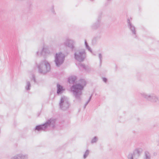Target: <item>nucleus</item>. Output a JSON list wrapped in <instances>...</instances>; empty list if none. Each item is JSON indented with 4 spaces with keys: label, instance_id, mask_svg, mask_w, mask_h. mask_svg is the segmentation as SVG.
I'll return each mask as SVG.
<instances>
[{
    "label": "nucleus",
    "instance_id": "f03ea898",
    "mask_svg": "<svg viewBox=\"0 0 159 159\" xmlns=\"http://www.w3.org/2000/svg\"><path fill=\"white\" fill-rule=\"evenodd\" d=\"M86 82L84 80L80 81L79 83L73 85L71 88V91L74 95L77 96L78 94H80V91L83 89V88L86 84Z\"/></svg>",
    "mask_w": 159,
    "mask_h": 159
},
{
    "label": "nucleus",
    "instance_id": "4468645a",
    "mask_svg": "<svg viewBox=\"0 0 159 159\" xmlns=\"http://www.w3.org/2000/svg\"><path fill=\"white\" fill-rule=\"evenodd\" d=\"M11 159H20V155L19 154L16 155L12 157Z\"/></svg>",
    "mask_w": 159,
    "mask_h": 159
},
{
    "label": "nucleus",
    "instance_id": "a211bd4d",
    "mask_svg": "<svg viewBox=\"0 0 159 159\" xmlns=\"http://www.w3.org/2000/svg\"><path fill=\"white\" fill-rule=\"evenodd\" d=\"M73 41L71 40H68L67 42L66 43V44L67 46L68 47H70V46L69 44V43H72Z\"/></svg>",
    "mask_w": 159,
    "mask_h": 159
},
{
    "label": "nucleus",
    "instance_id": "412c9836",
    "mask_svg": "<svg viewBox=\"0 0 159 159\" xmlns=\"http://www.w3.org/2000/svg\"><path fill=\"white\" fill-rule=\"evenodd\" d=\"M27 85L28 86V87L30 85V84L29 82L27 83ZM26 89L27 90H29V87H26Z\"/></svg>",
    "mask_w": 159,
    "mask_h": 159
},
{
    "label": "nucleus",
    "instance_id": "dca6fc26",
    "mask_svg": "<svg viewBox=\"0 0 159 159\" xmlns=\"http://www.w3.org/2000/svg\"><path fill=\"white\" fill-rule=\"evenodd\" d=\"M89 152L88 150H87L85 152V153L84 155V158H85L88 156L89 154Z\"/></svg>",
    "mask_w": 159,
    "mask_h": 159
},
{
    "label": "nucleus",
    "instance_id": "9d476101",
    "mask_svg": "<svg viewBox=\"0 0 159 159\" xmlns=\"http://www.w3.org/2000/svg\"><path fill=\"white\" fill-rule=\"evenodd\" d=\"M153 94H145L143 96V97L146 99L151 100Z\"/></svg>",
    "mask_w": 159,
    "mask_h": 159
},
{
    "label": "nucleus",
    "instance_id": "aec40b11",
    "mask_svg": "<svg viewBox=\"0 0 159 159\" xmlns=\"http://www.w3.org/2000/svg\"><path fill=\"white\" fill-rule=\"evenodd\" d=\"M85 46H86V48L88 49V50H90V51L91 52V51L90 50V48H89V47H88V46L87 45V43H86V42H85Z\"/></svg>",
    "mask_w": 159,
    "mask_h": 159
},
{
    "label": "nucleus",
    "instance_id": "ddd939ff",
    "mask_svg": "<svg viewBox=\"0 0 159 159\" xmlns=\"http://www.w3.org/2000/svg\"><path fill=\"white\" fill-rule=\"evenodd\" d=\"M20 155V159H28L27 156L26 155H24L21 154Z\"/></svg>",
    "mask_w": 159,
    "mask_h": 159
},
{
    "label": "nucleus",
    "instance_id": "f3484780",
    "mask_svg": "<svg viewBox=\"0 0 159 159\" xmlns=\"http://www.w3.org/2000/svg\"><path fill=\"white\" fill-rule=\"evenodd\" d=\"M98 140V139L96 137H94L91 140L92 143L96 142Z\"/></svg>",
    "mask_w": 159,
    "mask_h": 159
},
{
    "label": "nucleus",
    "instance_id": "20e7f679",
    "mask_svg": "<svg viewBox=\"0 0 159 159\" xmlns=\"http://www.w3.org/2000/svg\"><path fill=\"white\" fill-rule=\"evenodd\" d=\"M65 55L61 52H57L55 56L54 62L57 66H59L64 61Z\"/></svg>",
    "mask_w": 159,
    "mask_h": 159
},
{
    "label": "nucleus",
    "instance_id": "f8f14e48",
    "mask_svg": "<svg viewBox=\"0 0 159 159\" xmlns=\"http://www.w3.org/2000/svg\"><path fill=\"white\" fill-rule=\"evenodd\" d=\"M151 101L153 102H157L159 101V98L156 96L152 95Z\"/></svg>",
    "mask_w": 159,
    "mask_h": 159
},
{
    "label": "nucleus",
    "instance_id": "39448f33",
    "mask_svg": "<svg viewBox=\"0 0 159 159\" xmlns=\"http://www.w3.org/2000/svg\"><path fill=\"white\" fill-rule=\"evenodd\" d=\"M59 105L63 110L68 109L70 106L68 98L66 96L62 97L60 99Z\"/></svg>",
    "mask_w": 159,
    "mask_h": 159
},
{
    "label": "nucleus",
    "instance_id": "5701e85b",
    "mask_svg": "<svg viewBox=\"0 0 159 159\" xmlns=\"http://www.w3.org/2000/svg\"><path fill=\"white\" fill-rule=\"evenodd\" d=\"M103 80L104 82H106L107 80V79L105 78H103Z\"/></svg>",
    "mask_w": 159,
    "mask_h": 159
},
{
    "label": "nucleus",
    "instance_id": "f257e3e1",
    "mask_svg": "<svg viewBox=\"0 0 159 159\" xmlns=\"http://www.w3.org/2000/svg\"><path fill=\"white\" fill-rule=\"evenodd\" d=\"M36 68L39 72L45 73L49 71L50 65L48 61H45L37 64Z\"/></svg>",
    "mask_w": 159,
    "mask_h": 159
},
{
    "label": "nucleus",
    "instance_id": "1a4fd4ad",
    "mask_svg": "<svg viewBox=\"0 0 159 159\" xmlns=\"http://www.w3.org/2000/svg\"><path fill=\"white\" fill-rule=\"evenodd\" d=\"M150 153L148 152H144L142 159H150Z\"/></svg>",
    "mask_w": 159,
    "mask_h": 159
},
{
    "label": "nucleus",
    "instance_id": "423d86ee",
    "mask_svg": "<svg viewBox=\"0 0 159 159\" xmlns=\"http://www.w3.org/2000/svg\"><path fill=\"white\" fill-rule=\"evenodd\" d=\"M55 120L53 118L49 120L45 124L37 126L35 129L37 130H43L47 128L49 125H53L55 123Z\"/></svg>",
    "mask_w": 159,
    "mask_h": 159
},
{
    "label": "nucleus",
    "instance_id": "6ab92c4d",
    "mask_svg": "<svg viewBox=\"0 0 159 159\" xmlns=\"http://www.w3.org/2000/svg\"><path fill=\"white\" fill-rule=\"evenodd\" d=\"M46 49L45 48H43L41 50L40 52V54H43V52H45L46 50Z\"/></svg>",
    "mask_w": 159,
    "mask_h": 159
},
{
    "label": "nucleus",
    "instance_id": "6e6552de",
    "mask_svg": "<svg viewBox=\"0 0 159 159\" xmlns=\"http://www.w3.org/2000/svg\"><path fill=\"white\" fill-rule=\"evenodd\" d=\"M57 93L58 94L63 93L65 90L64 88L61 85L58 84L57 85Z\"/></svg>",
    "mask_w": 159,
    "mask_h": 159
},
{
    "label": "nucleus",
    "instance_id": "0eeeda50",
    "mask_svg": "<svg viewBox=\"0 0 159 159\" xmlns=\"http://www.w3.org/2000/svg\"><path fill=\"white\" fill-rule=\"evenodd\" d=\"M140 153L139 149H136L132 152L129 153L127 156L128 159H139Z\"/></svg>",
    "mask_w": 159,
    "mask_h": 159
},
{
    "label": "nucleus",
    "instance_id": "2eb2a0df",
    "mask_svg": "<svg viewBox=\"0 0 159 159\" xmlns=\"http://www.w3.org/2000/svg\"><path fill=\"white\" fill-rule=\"evenodd\" d=\"M129 26L130 29L131 30H132L133 32V33L134 34V27L132 26L131 24L129 22Z\"/></svg>",
    "mask_w": 159,
    "mask_h": 159
},
{
    "label": "nucleus",
    "instance_id": "9b49d317",
    "mask_svg": "<svg viewBox=\"0 0 159 159\" xmlns=\"http://www.w3.org/2000/svg\"><path fill=\"white\" fill-rule=\"evenodd\" d=\"M76 79V77L75 76H71L69 78L68 81L70 83H72L74 82Z\"/></svg>",
    "mask_w": 159,
    "mask_h": 159
},
{
    "label": "nucleus",
    "instance_id": "4be33fe9",
    "mask_svg": "<svg viewBox=\"0 0 159 159\" xmlns=\"http://www.w3.org/2000/svg\"><path fill=\"white\" fill-rule=\"evenodd\" d=\"M98 57L99 58L101 59L102 57V55L100 53H99L98 54Z\"/></svg>",
    "mask_w": 159,
    "mask_h": 159
},
{
    "label": "nucleus",
    "instance_id": "7ed1b4c3",
    "mask_svg": "<svg viewBox=\"0 0 159 159\" xmlns=\"http://www.w3.org/2000/svg\"><path fill=\"white\" fill-rule=\"evenodd\" d=\"M75 58L77 61L81 62L84 61L86 54L84 49H80L76 50L74 54Z\"/></svg>",
    "mask_w": 159,
    "mask_h": 159
}]
</instances>
